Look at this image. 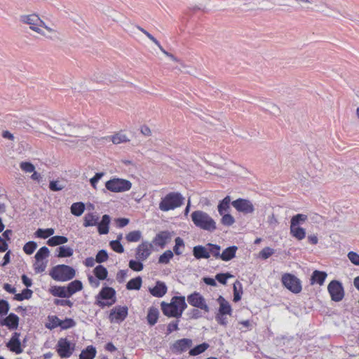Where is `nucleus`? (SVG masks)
Returning <instances> with one entry per match:
<instances>
[{
	"label": "nucleus",
	"mask_w": 359,
	"mask_h": 359,
	"mask_svg": "<svg viewBox=\"0 0 359 359\" xmlns=\"http://www.w3.org/2000/svg\"><path fill=\"white\" fill-rule=\"evenodd\" d=\"M142 283V280L140 276L135 277L130 280L126 284L127 290H138L140 289Z\"/></svg>",
	"instance_id": "c9c22d12"
},
{
	"label": "nucleus",
	"mask_w": 359,
	"mask_h": 359,
	"mask_svg": "<svg viewBox=\"0 0 359 359\" xmlns=\"http://www.w3.org/2000/svg\"><path fill=\"white\" fill-rule=\"evenodd\" d=\"M108 254L105 250H100L96 255L95 261L97 263H102L108 259Z\"/></svg>",
	"instance_id": "6e6d98bb"
},
{
	"label": "nucleus",
	"mask_w": 359,
	"mask_h": 359,
	"mask_svg": "<svg viewBox=\"0 0 359 359\" xmlns=\"http://www.w3.org/2000/svg\"><path fill=\"white\" fill-rule=\"evenodd\" d=\"M191 217L194 225L201 229L213 232L217 229L215 221L204 211H194L191 215Z\"/></svg>",
	"instance_id": "f257e3e1"
},
{
	"label": "nucleus",
	"mask_w": 359,
	"mask_h": 359,
	"mask_svg": "<svg viewBox=\"0 0 359 359\" xmlns=\"http://www.w3.org/2000/svg\"><path fill=\"white\" fill-rule=\"evenodd\" d=\"M327 276V274L325 271H313L310 278L311 285L318 284L319 285H323Z\"/></svg>",
	"instance_id": "412c9836"
},
{
	"label": "nucleus",
	"mask_w": 359,
	"mask_h": 359,
	"mask_svg": "<svg viewBox=\"0 0 359 359\" xmlns=\"http://www.w3.org/2000/svg\"><path fill=\"white\" fill-rule=\"evenodd\" d=\"M75 344H72L67 338H60L57 344V352L62 358H69L74 351Z\"/></svg>",
	"instance_id": "1a4fd4ad"
},
{
	"label": "nucleus",
	"mask_w": 359,
	"mask_h": 359,
	"mask_svg": "<svg viewBox=\"0 0 359 359\" xmlns=\"http://www.w3.org/2000/svg\"><path fill=\"white\" fill-rule=\"evenodd\" d=\"M219 304L218 313L221 315H231L232 309L230 304L221 295L217 299Z\"/></svg>",
	"instance_id": "4be33fe9"
},
{
	"label": "nucleus",
	"mask_w": 359,
	"mask_h": 359,
	"mask_svg": "<svg viewBox=\"0 0 359 359\" xmlns=\"http://www.w3.org/2000/svg\"><path fill=\"white\" fill-rule=\"evenodd\" d=\"M290 234L299 241L303 240L306 236V231L297 224H290Z\"/></svg>",
	"instance_id": "bb28decb"
},
{
	"label": "nucleus",
	"mask_w": 359,
	"mask_h": 359,
	"mask_svg": "<svg viewBox=\"0 0 359 359\" xmlns=\"http://www.w3.org/2000/svg\"><path fill=\"white\" fill-rule=\"evenodd\" d=\"M57 257H69L73 255L74 250L67 245H62L57 248Z\"/></svg>",
	"instance_id": "e433bc0d"
},
{
	"label": "nucleus",
	"mask_w": 359,
	"mask_h": 359,
	"mask_svg": "<svg viewBox=\"0 0 359 359\" xmlns=\"http://www.w3.org/2000/svg\"><path fill=\"white\" fill-rule=\"evenodd\" d=\"M19 20L21 23L28 25L31 30L41 36H45L44 31L41 29V26L44 25V22L38 15L35 13L21 15Z\"/></svg>",
	"instance_id": "20e7f679"
},
{
	"label": "nucleus",
	"mask_w": 359,
	"mask_h": 359,
	"mask_svg": "<svg viewBox=\"0 0 359 359\" xmlns=\"http://www.w3.org/2000/svg\"><path fill=\"white\" fill-rule=\"evenodd\" d=\"M105 187L111 192H124L131 189L132 183L128 180L113 178L105 183Z\"/></svg>",
	"instance_id": "423d86ee"
},
{
	"label": "nucleus",
	"mask_w": 359,
	"mask_h": 359,
	"mask_svg": "<svg viewBox=\"0 0 359 359\" xmlns=\"http://www.w3.org/2000/svg\"><path fill=\"white\" fill-rule=\"evenodd\" d=\"M49 249L46 246L41 247L36 253L34 258L37 262L42 261L49 256Z\"/></svg>",
	"instance_id": "79ce46f5"
},
{
	"label": "nucleus",
	"mask_w": 359,
	"mask_h": 359,
	"mask_svg": "<svg viewBox=\"0 0 359 359\" xmlns=\"http://www.w3.org/2000/svg\"><path fill=\"white\" fill-rule=\"evenodd\" d=\"M159 311L157 308L151 306L149 308L147 316V322L150 325H154L158 320Z\"/></svg>",
	"instance_id": "c756f323"
},
{
	"label": "nucleus",
	"mask_w": 359,
	"mask_h": 359,
	"mask_svg": "<svg viewBox=\"0 0 359 359\" xmlns=\"http://www.w3.org/2000/svg\"><path fill=\"white\" fill-rule=\"evenodd\" d=\"M111 140L114 144H118L129 141L127 136L121 132L117 133L111 137Z\"/></svg>",
	"instance_id": "a18cd8bd"
},
{
	"label": "nucleus",
	"mask_w": 359,
	"mask_h": 359,
	"mask_svg": "<svg viewBox=\"0 0 359 359\" xmlns=\"http://www.w3.org/2000/svg\"><path fill=\"white\" fill-rule=\"evenodd\" d=\"M10 305L6 300L0 299V316H5L8 313Z\"/></svg>",
	"instance_id": "052dcab7"
},
{
	"label": "nucleus",
	"mask_w": 359,
	"mask_h": 359,
	"mask_svg": "<svg viewBox=\"0 0 359 359\" xmlns=\"http://www.w3.org/2000/svg\"><path fill=\"white\" fill-rule=\"evenodd\" d=\"M222 217L221 219V222L222 224L225 226H231L234 222L235 219L230 214H223Z\"/></svg>",
	"instance_id": "4d7b16f0"
},
{
	"label": "nucleus",
	"mask_w": 359,
	"mask_h": 359,
	"mask_svg": "<svg viewBox=\"0 0 359 359\" xmlns=\"http://www.w3.org/2000/svg\"><path fill=\"white\" fill-rule=\"evenodd\" d=\"M99 217L94 213H88L83 217V226L85 227L93 226L98 223Z\"/></svg>",
	"instance_id": "473e14b6"
},
{
	"label": "nucleus",
	"mask_w": 359,
	"mask_h": 359,
	"mask_svg": "<svg viewBox=\"0 0 359 359\" xmlns=\"http://www.w3.org/2000/svg\"><path fill=\"white\" fill-rule=\"evenodd\" d=\"M238 250L237 246L231 245L226 248L221 253L220 259L223 261L228 262L236 257V253Z\"/></svg>",
	"instance_id": "cd10ccee"
},
{
	"label": "nucleus",
	"mask_w": 359,
	"mask_h": 359,
	"mask_svg": "<svg viewBox=\"0 0 359 359\" xmlns=\"http://www.w3.org/2000/svg\"><path fill=\"white\" fill-rule=\"evenodd\" d=\"M161 306V310L165 316L169 318L173 317L177 318H179L182 316L180 313L177 309L174 302H170V303L162 302Z\"/></svg>",
	"instance_id": "dca6fc26"
},
{
	"label": "nucleus",
	"mask_w": 359,
	"mask_h": 359,
	"mask_svg": "<svg viewBox=\"0 0 359 359\" xmlns=\"http://www.w3.org/2000/svg\"><path fill=\"white\" fill-rule=\"evenodd\" d=\"M308 217L304 214H297L291 218L290 224L299 225L307 219Z\"/></svg>",
	"instance_id": "3c124183"
},
{
	"label": "nucleus",
	"mask_w": 359,
	"mask_h": 359,
	"mask_svg": "<svg viewBox=\"0 0 359 359\" xmlns=\"http://www.w3.org/2000/svg\"><path fill=\"white\" fill-rule=\"evenodd\" d=\"M171 302H174L177 309L182 315L183 311L187 309V304L185 302L184 296H175L172 298Z\"/></svg>",
	"instance_id": "7c9ffc66"
},
{
	"label": "nucleus",
	"mask_w": 359,
	"mask_h": 359,
	"mask_svg": "<svg viewBox=\"0 0 359 359\" xmlns=\"http://www.w3.org/2000/svg\"><path fill=\"white\" fill-rule=\"evenodd\" d=\"M72 126L65 121H54L51 123L50 128L59 135H65L68 136H77V135L72 131Z\"/></svg>",
	"instance_id": "9b49d317"
},
{
	"label": "nucleus",
	"mask_w": 359,
	"mask_h": 359,
	"mask_svg": "<svg viewBox=\"0 0 359 359\" xmlns=\"http://www.w3.org/2000/svg\"><path fill=\"white\" fill-rule=\"evenodd\" d=\"M153 245L148 241H143L136 249L135 257L140 261H145L151 255Z\"/></svg>",
	"instance_id": "ddd939ff"
},
{
	"label": "nucleus",
	"mask_w": 359,
	"mask_h": 359,
	"mask_svg": "<svg viewBox=\"0 0 359 359\" xmlns=\"http://www.w3.org/2000/svg\"><path fill=\"white\" fill-rule=\"evenodd\" d=\"M209 347V344L208 343H202L199 345L196 346L194 348H191L189 350V355L192 356L198 355L204 351H205Z\"/></svg>",
	"instance_id": "ea45409f"
},
{
	"label": "nucleus",
	"mask_w": 359,
	"mask_h": 359,
	"mask_svg": "<svg viewBox=\"0 0 359 359\" xmlns=\"http://www.w3.org/2000/svg\"><path fill=\"white\" fill-rule=\"evenodd\" d=\"M173 257V252L170 250L165 251L158 258V263L168 264L170 260Z\"/></svg>",
	"instance_id": "de8ad7c7"
},
{
	"label": "nucleus",
	"mask_w": 359,
	"mask_h": 359,
	"mask_svg": "<svg viewBox=\"0 0 359 359\" xmlns=\"http://www.w3.org/2000/svg\"><path fill=\"white\" fill-rule=\"evenodd\" d=\"M53 302H54V304L57 305V306H67L69 307H72L73 306V302H72L70 300H67V299H55Z\"/></svg>",
	"instance_id": "338daca9"
},
{
	"label": "nucleus",
	"mask_w": 359,
	"mask_h": 359,
	"mask_svg": "<svg viewBox=\"0 0 359 359\" xmlns=\"http://www.w3.org/2000/svg\"><path fill=\"white\" fill-rule=\"evenodd\" d=\"M128 313V308L126 306H117L110 311L109 319L111 323H120L123 321Z\"/></svg>",
	"instance_id": "f8f14e48"
},
{
	"label": "nucleus",
	"mask_w": 359,
	"mask_h": 359,
	"mask_svg": "<svg viewBox=\"0 0 359 359\" xmlns=\"http://www.w3.org/2000/svg\"><path fill=\"white\" fill-rule=\"evenodd\" d=\"M75 325L76 322L72 318H66L65 320H62L60 327L62 330H67L74 327Z\"/></svg>",
	"instance_id": "5fc2aeb1"
},
{
	"label": "nucleus",
	"mask_w": 359,
	"mask_h": 359,
	"mask_svg": "<svg viewBox=\"0 0 359 359\" xmlns=\"http://www.w3.org/2000/svg\"><path fill=\"white\" fill-rule=\"evenodd\" d=\"M41 27L44 28L48 34H46L45 33L44 37H46L48 39L52 40V41H61L62 40V34L57 31L54 27H49L46 25V24L44 22V25H42Z\"/></svg>",
	"instance_id": "5701e85b"
},
{
	"label": "nucleus",
	"mask_w": 359,
	"mask_h": 359,
	"mask_svg": "<svg viewBox=\"0 0 359 359\" xmlns=\"http://www.w3.org/2000/svg\"><path fill=\"white\" fill-rule=\"evenodd\" d=\"M50 292L54 297H61V298H69V294L67 292V288L65 286H53L49 290Z\"/></svg>",
	"instance_id": "c85d7f7f"
},
{
	"label": "nucleus",
	"mask_w": 359,
	"mask_h": 359,
	"mask_svg": "<svg viewBox=\"0 0 359 359\" xmlns=\"http://www.w3.org/2000/svg\"><path fill=\"white\" fill-rule=\"evenodd\" d=\"M283 285L290 291L294 294H298L302 291V284L300 280L294 275L285 273L282 277Z\"/></svg>",
	"instance_id": "0eeeda50"
},
{
	"label": "nucleus",
	"mask_w": 359,
	"mask_h": 359,
	"mask_svg": "<svg viewBox=\"0 0 359 359\" xmlns=\"http://www.w3.org/2000/svg\"><path fill=\"white\" fill-rule=\"evenodd\" d=\"M231 277H232V276L229 273H218L216 275L215 279L221 284L226 285L227 279Z\"/></svg>",
	"instance_id": "0e129e2a"
},
{
	"label": "nucleus",
	"mask_w": 359,
	"mask_h": 359,
	"mask_svg": "<svg viewBox=\"0 0 359 359\" xmlns=\"http://www.w3.org/2000/svg\"><path fill=\"white\" fill-rule=\"evenodd\" d=\"M327 290L330 294L331 299L338 302L344 297V290L341 282L337 280H332L327 286Z\"/></svg>",
	"instance_id": "6e6552de"
},
{
	"label": "nucleus",
	"mask_w": 359,
	"mask_h": 359,
	"mask_svg": "<svg viewBox=\"0 0 359 359\" xmlns=\"http://www.w3.org/2000/svg\"><path fill=\"white\" fill-rule=\"evenodd\" d=\"M111 218L108 215H104L100 223L97 224L98 232L100 234H107L109 233V225Z\"/></svg>",
	"instance_id": "393cba45"
},
{
	"label": "nucleus",
	"mask_w": 359,
	"mask_h": 359,
	"mask_svg": "<svg viewBox=\"0 0 359 359\" xmlns=\"http://www.w3.org/2000/svg\"><path fill=\"white\" fill-rule=\"evenodd\" d=\"M65 185L62 184L60 181L53 180L50 182L49 189L53 191H57L63 189Z\"/></svg>",
	"instance_id": "bf43d9fd"
},
{
	"label": "nucleus",
	"mask_w": 359,
	"mask_h": 359,
	"mask_svg": "<svg viewBox=\"0 0 359 359\" xmlns=\"http://www.w3.org/2000/svg\"><path fill=\"white\" fill-rule=\"evenodd\" d=\"M85 210V204L82 202L74 203L71 206V212L75 216H81Z\"/></svg>",
	"instance_id": "58836bf2"
},
{
	"label": "nucleus",
	"mask_w": 359,
	"mask_h": 359,
	"mask_svg": "<svg viewBox=\"0 0 359 359\" xmlns=\"http://www.w3.org/2000/svg\"><path fill=\"white\" fill-rule=\"evenodd\" d=\"M349 260L355 265L359 266V255L355 252L351 251L348 253Z\"/></svg>",
	"instance_id": "69168bd1"
},
{
	"label": "nucleus",
	"mask_w": 359,
	"mask_h": 359,
	"mask_svg": "<svg viewBox=\"0 0 359 359\" xmlns=\"http://www.w3.org/2000/svg\"><path fill=\"white\" fill-rule=\"evenodd\" d=\"M149 292L156 297H162L164 296L168 290L167 286L165 283L161 281H157L156 285L149 288Z\"/></svg>",
	"instance_id": "aec40b11"
},
{
	"label": "nucleus",
	"mask_w": 359,
	"mask_h": 359,
	"mask_svg": "<svg viewBox=\"0 0 359 359\" xmlns=\"http://www.w3.org/2000/svg\"><path fill=\"white\" fill-rule=\"evenodd\" d=\"M178 323H179L178 320H177L175 321H172L171 323H170L167 327V334H170L173 331L178 330H179Z\"/></svg>",
	"instance_id": "774afa93"
},
{
	"label": "nucleus",
	"mask_w": 359,
	"mask_h": 359,
	"mask_svg": "<svg viewBox=\"0 0 359 359\" xmlns=\"http://www.w3.org/2000/svg\"><path fill=\"white\" fill-rule=\"evenodd\" d=\"M55 230L52 228H48L46 229H39L35 232V236L41 238H47L54 234Z\"/></svg>",
	"instance_id": "37998d69"
},
{
	"label": "nucleus",
	"mask_w": 359,
	"mask_h": 359,
	"mask_svg": "<svg viewBox=\"0 0 359 359\" xmlns=\"http://www.w3.org/2000/svg\"><path fill=\"white\" fill-rule=\"evenodd\" d=\"M20 334L18 332H14L10 341L7 343L6 346L12 352L16 354L22 353L23 350L21 348V342L19 339Z\"/></svg>",
	"instance_id": "f3484780"
},
{
	"label": "nucleus",
	"mask_w": 359,
	"mask_h": 359,
	"mask_svg": "<svg viewBox=\"0 0 359 359\" xmlns=\"http://www.w3.org/2000/svg\"><path fill=\"white\" fill-rule=\"evenodd\" d=\"M68 241V238L64 236H54L50 237L48 241L47 244L49 246H57L64 243H66Z\"/></svg>",
	"instance_id": "72a5a7b5"
},
{
	"label": "nucleus",
	"mask_w": 359,
	"mask_h": 359,
	"mask_svg": "<svg viewBox=\"0 0 359 359\" xmlns=\"http://www.w3.org/2000/svg\"><path fill=\"white\" fill-rule=\"evenodd\" d=\"M94 274L99 280H105L108 275L107 269L102 265H97L93 270Z\"/></svg>",
	"instance_id": "4c0bfd02"
},
{
	"label": "nucleus",
	"mask_w": 359,
	"mask_h": 359,
	"mask_svg": "<svg viewBox=\"0 0 359 359\" xmlns=\"http://www.w3.org/2000/svg\"><path fill=\"white\" fill-rule=\"evenodd\" d=\"M230 201V196H227L219 202L218 205V212L219 215H222L224 213V212L227 211V210L229 208Z\"/></svg>",
	"instance_id": "c03bdc74"
},
{
	"label": "nucleus",
	"mask_w": 359,
	"mask_h": 359,
	"mask_svg": "<svg viewBox=\"0 0 359 359\" xmlns=\"http://www.w3.org/2000/svg\"><path fill=\"white\" fill-rule=\"evenodd\" d=\"M116 291L114 288L110 287H103L99 294L96 296L95 304L101 308L105 306H110L115 303Z\"/></svg>",
	"instance_id": "39448f33"
},
{
	"label": "nucleus",
	"mask_w": 359,
	"mask_h": 359,
	"mask_svg": "<svg viewBox=\"0 0 359 359\" xmlns=\"http://www.w3.org/2000/svg\"><path fill=\"white\" fill-rule=\"evenodd\" d=\"M141 237H142L141 231L139 230H137V231H133L129 232L126 236V239L128 242H137L140 240Z\"/></svg>",
	"instance_id": "49530a36"
},
{
	"label": "nucleus",
	"mask_w": 359,
	"mask_h": 359,
	"mask_svg": "<svg viewBox=\"0 0 359 359\" xmlns=\"http://www.w3.org/2000/svg\"><path fill=\"white\" fill-rule=\"evenodd\" d=\"M96 355V349L93 346H88L83 350L79 355V359H93Z\"/></svg>",
	"instance_id": "f704fd0d"
},
{
	"label": "nucleus",
	"mask_w": 359,
	"mask_h": 359,
	"mask_svg": "<svg viewBox=\"0 0 359 359\" xmlns=\"http://www.w3.org/2000/svg\"><path fill=\"white\" fill-rule=\"evenodd\" d=\"M184 198L178 192H170L163 198L159 203V209L168 212L180 207L183 203Z\"/></svg>",
	"instance_id": "7ed1b4c3"
},
{
	"label": "nucleus",
	"mask_w": 359,
	"mask_h": 359,
	"mask_svg": "<svg viewBox=\"0 0 359 359\" xmlns=\"http://www.w3.org/2000/svg\"><path fill=\"white\" fill-rule=\"evenodd\" d=\"M142 262L143 261H140L138 259H137V260L131 259L129 261L128 266L134 271H140L144 268Z\"/></svg>",
	"instance_id": "09e8293b"
},
{
	"label": "nucleus",
	"mask_w": 359,
	"mask_h": 359,
	"mask_svg": "<svg viewBox=\"0 0 359 359\" xmlns=\"http://www.w3.org/2000/svg\"><path fill=\"white\" fill-rule=\"evenodd\" d=\"M274 253V250L269 248V247H266L264 248H263L260 252H259V257L264 259H268L270 256H271Z\"/></svg>",
	"instance_id": "680f3d73"
},
{
	"label": "nucleus",
	"mask_w": 359,
	"mask_h": 359,
	"mask_svg": "<svg viewBox=\"0 0 359 359\" xmlns=\"http://www.w3.org/2000/svg\"><path fill=\"white\" fill-rule=\"evenodd\" d=\"M109 245L116 252L123 253L124 252V248L118 240L110 241Z\"/></svg>",
	"instance_id": "603ef678"
},
{
	"label": "nucleus",
	"mask_w": 359,
	"mask_h": 359,
	"mask_svg": "<svg viewBox=\"0 0 359 359\" xmlns=\"http://www.w3.org/2000/svg\"><path fill=\"white\" fill-rule=\"evenodd\" d=\"M37 248V243L35 241H29L23 247L24 252L27 255H32Z\"/></svg>",
	"instance_id": "8fccbe9b"
},
{
	"label": "nucleus",
	"mask_w": 359,
	"mask_h": 359,
	"mask_svg": "<svg viewBox=\"0 0 359 359\" xmlns=\"http://www.w3.org/2000/svg\"><path fill=\"white\" fill-rule=\"evenodd\" d=\"M188 303L194 307L204 310L208 313L210 308L205 302V298L198 292H194L187 297Z\"/></svg>",
	"instance_id": "9d476101"
},
{
	"label": "nucleus",
	"mask_w": 359,
	"mask_h": 359,
	"mask_svg": "<svg viewBox=\"0 0 359 359\" xmlns=\"http://www.w3.org/2000/svg\"><path fill=\"white\" fill-rule=\"evenodd\" d=\"M193 255L197 259H208L210 257L208 249L203 245L194 246L193 248Z\"/></svg>",
	"instance_id": "a878e982"
},
{
	"label": "nucleus",
	"mask_w": 359,
	"mask_h": 359,
	"mask_svg": "<svg viewBox=\"0 0 359 359\" xmlns=\"http://www.w3.org/2000/svg\"><path fill=\"white\" fill-rule=\"evenodd\" d=\"M175 245L173 247V252L175 253V255H182V252L180 250V248L184 247V241L180 237H177L175 240Z\"/></svg>",
	"instance_id": "864d4df0"
},
{
	"label": "nucleus",
	"mask_w": 359,
	"mask_h": 359,
	"mask_svg": "<svg viewBox=\"0 0 359 359\" xmlns=\"http://www.w3.org/2000/svg\"><path fill=\"white\" fill-rule=\"evenodd\" d=\"M49 275L54 280L65 282L75 277L76 271L68 265L58 264L51 269Z\"/></svg>",
	"instance_id": "f03ea898"
},
{
	"label": "nucleus",
	"mask_w": 359,
	"mask_h": 359,
	"mask_svg": "<svg viewBox=\"0 0 359 359\" xmlns=\"http://www.w3.org/2000/svg\"><path fill=\"white\" fill-rule=\"evenodd\" d=\"M170 238V233L168 231H161L156 234L153 240V243L161 248L164 247Z\"/></svg>",
	"instance_id": "b1692460"
},
{
	"label": "nucleus",
	"mask_w": 359,
	"mask_h": 359,
	"mask_svg": "<svg viewBox=\"0 0 359 359\" xmlns=\"http://www.w3.org/2000/svg\"><path fill=\"white\" fill-rule=\"evenodd\" d=\"M1 325L6 326L9 330H15L19 325V317L16 314L11 313L1 321Z\"/></svg>",
	"instance_id": "6ab92c4d"
},
{
	"label": "nucleus",
	"mask_w": 359,
	"mask_h": 359,
	"mask_svg": "<svg viewBox=\"0 0 359 359\" xmlns=\"http://www.w3.org/2000/svg\"><path fill=\"white\" fill-rule=\"evenodd\" d=\"M265 110L273 115H278L280 112L279 107L273 103H267Z\"/></svg>",
	"instance_id": "13d9d810"
},
{
	"label": "nucleus",
	"mask_w": 359,
	"mask_h": 359,
	"mask_svg": "<svg viewBox=\"0 0 359 359\" xmlns=\"http://www.w3.org/2000/svg\"><path fill=\"white\" fill-rule=\"evenodd\" d=\"M231 204L238 212L245 214L252 213L255 210L252 203L247 199L238 198L233 201Z\"/></svg>",
	"instance_id": "4468645a"
},
{
	"label": "nucleus",
	"mask_w": 359,
	"mask_h": 359,
	"mask_svg": "<svg viewBox=\"0 0 359 359\" xmlns=\"http://www.w3.org/2000/svg\"><path fill=\"white\" fill-rule=\"evenodd\" d=\"M20 166L23 171L29 173L34 172L35 170L34 165L30 162H22Z\"/></svg>",
	"instance_id": "e2e57ef3"
},
{
	"label": "nucleus",
	"mask_w": 359,
	"mask_h": 359,
	"mask_svg": "<svg viewBox=\"0 0 359 359\" xmlns=\"http://www.w3.org/2000/svg\"><path fill=\"white\" fill-rule=\"evenodd\" d=\"M207 246L208 247V251L209 252V255L210 256V254L215 257L216 259L219 258L220 259V250L221 247L217 244L213 243H208Z\"/></svg>",
	"instance_id": "a19ab883"
},
{
	"label": "nucleus",
	"mask_w": 359,
	"mask_h": 359,
	"mask_svg": "<svg viewBox=\"0 0 359 359\" xmlns=\"http://www.w3.org/2000/svg\"><path fill=\"white\" fill-rule=\"evenodd\" d=\"M193 345V341L190 339L184 338L175 341L170 348L173 353H181L190 348Z\"/></svg>",
	"instance_id": "2eb2a0df"
},
{
	"label": "nucleus",
	"mask_w": 359,
	"mask_h": 359,
	"mask_svg": "<svg viewBox=\"0 0 359 359\" xmlns=\"http://www.w3.org/2000/svg\"><path fill=\"white\" fill-rule=\"evenodd\" d=\"M102 13L110 18L113 22H120L124 19V15L118 11L109 6H105L102 8Z\"/></svg>",
	"instance_id": "a211bd4d"
},
{
	"label": "nucleus",
	"mask_w": 359,
	"mask_h": 359,
	"mask_svg": "<svg viewBox=\"0 0 359 359\" xmlns=\"http://www.w3.org/2000/svg\"><path fill=\"white\" fill-rule=\"evenodd\" d=\"M67 292L69 293V297H71L76 292L83 289V284L81 280H75L69 283L67 286Z\"/></svg>",
	"instance_id": "2f4dec72"
}]
</instances>
